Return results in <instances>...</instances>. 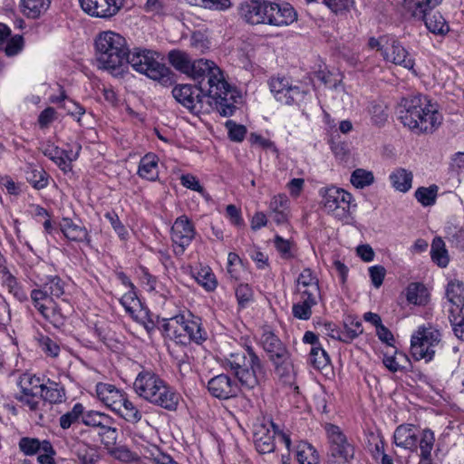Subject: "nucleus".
Instances as JSON below:
<instances>
[{
    "mask_svg": "<svg viewBox=\"0 0 464 464\" xmlns=\"http://www.w3.org/2000/svg\"><path fill=\"white\" fill-rule=\"evenodd\" d=\"M65 283L57 276L48 277L40 288L31 291V300L35 309L42 316L54 327L60 328L64 325L70 310V305L64 294Z\"/></svg>",
    "mask_w": 464,
    "mask_h": 464,
    "instance_id": "1",
    "label": "nucleus"
},
{
    "mask_svg": "<svg viewBox=\"0 0 464 464\" xmlns=\"http://www.w3.org/2000/svg\"><path fill=\"white\" fill-rule=\"evenodd\" d=\"M398 114L401 122L417 134L432 133L442 121L436 107L420 94L402 98Z\"/></svg>",
    "mask_w": 464,
    "mask_h": 464,
    "instance_id": "2",
    "label": "nucleus"
},
{
    "mask_svg": "<svg viewBox=\"0 0 464 464\" xmlns=\"http://www.w3.org/2000/svg\"><path fill=\"white\" fill-rule=\"evenodd\" d=\"M196 86L208 95V106L214 104L221 116L233 115L237 109L236 91L225 80L222 71L214 62L202 75V84Z\"/></svg>",
    "mask_w": 464,
    "mask_h": 464,
    "instance_id": "3",
    "label": "nucleus"
},
{
    "mask_svg": "<svg viewBox=\"0 0 464 464\" xmlns=\"http://www.w3.org/2000/svg\"><path fill=\"white\" fill-rule=\"evenodd\" d=\"M133 388L140 398L154 405L168 411H175L178 407L179 393L153 372H140L134 381Z\"/></svg>",
    "mask_w": 464,
    "mask_h": 464,
    "instance_id": "4",
    "label": "nucleus"
},
{
    "mask_svg": "<svg viewBox=\"0 0 464 464\" xmlns=\"http://www.w3.org/2000/svg\"><path fill=\"white\" fill-rule=\"evenodd\" d=\"M99 68L114 71L126 63L130 49L126 38L113 31L100 33L95 38Z\"/></svg>",
    "mask_w": 464,
    "mask_h": 464,
    "instance_id": "5",
    "label": "nucleus"
},
{
    "mask_svg": "<svg viewBox=\"0 0 464 464\" xmlns=\"http://www.w3.org/2000/svg\"><path fill=\"white\" fill-rule=\"evenodd\" d=\"M126 63L135 72L158 82L162 86H170L176 82L175 74L162 63L161 54L156 51L134 47L130 50Z\"/></svg>",
    "mask_w": 464,
    "mask_h": 464,
    "instance_id": "6",
    "label": "nucleus"
},
{
    "mask_svg": "<svg viewBox=\"0 0 464 464\" xmlns=\"http://www.w3.org/2000/svg\"><path fill=\"white\" fill-rule=\"evenodd\" d=\"M224 365L246 390H253L258 386L266 373L261 360L254 350H249V356L237 352L230 353L225 359Z\"/></svg>",
    "mask_w": 464,
    "mask_h": 464,
    "instance_id": "7",
    "label": "nucleus"
},
{
    "mask_svg": "<svg viewBox=\"0 0 464 464\" xmlns=\"http://www.w3.org/2000/svg\"><path fill=\"white\" fill-rule=\"evenodd\" d=\"M191 318H186L184 314H178L172 318L163 320L160 330L166 337L176 343L187 345L191 342L200 344L208 338L206 330L202 327L201 320L188 314Z\"/></svg>",
    "mask_w": 464,
    "mask_h": 464,
    "instance_id": "8",
    "label": "nucleus"
},
{
    "mask_svg": "<svg viewBox=\"0 0 464 464\" xmlns=\"http://www.w3.org/2000/svg\"><path fill=\"white\" fill-rule=\"evenodd\" d=\"M441 340L440 331L431 324L420 326L411 336V352L415 360L430 361L435 353L434 348Z\"/></svg>",
    "mask_w": 464,
    "mask_h": 464,
    "instance_id": "9",
    "label": "nucleus"
},
{
    "mask_svg": "<svg viewBox=\"0 0 464 464\" xmlns=\"http://www.w3.org/2000/svg\"><path fill=\"white\" fill-rule=\"evenodd\" d=\"M324 210L339 220H347L350 217V208L353 200L351 193L336 187L320 189Z\"/></svg>",
    "mask_w": 464,
    "mask_h": 464,
    "instance_id": "10",
    "label": "nucleus"
},
{
    "mask_svg": "<svg viewBox=\"0 0 464 464\" xmlns=\"http://www.w3.org/2000/svg\"><path fill=\"white\" fill-rule=\"evenodd\" d=\"M260 343L276 365L277 373L281 376L287 374L292 366L290 355L277 336L272 332H265L260 338Z\"/></svg>",
    "mask_w": 464,
    "mask_h": 464,
    "instance_id": "11",
    "label": "nucleus"
},
{
    "mask_svg": "<svg viewBox=\"0 0 464 464\" xmlns=\"http://www.w3.org/2000/svg\"><path fill=\"white\" fill-rule=\"evenodd\" d=\"M174 99L192 113L208 111V95L198 86L179 84L172 90Z\"/></svg>",
    "mask_w": 464,
    "mask_h": 464,
    "instance_id": "12",
    "label": "nucleus"
},
{
    "mask_svg": "<svg viewBox=\"0 0 464 464\" xmlns=\"http://www.w3.org/2000/svg\"><path fill=\"white\" fill-rule=\"evenodd\" d=\"M270 91L275 98L281 103L291 105L298 103L304 99L306 92L298 86L291 84L285 77H273L269 81Z\"/></svg>",
    "mask_w": 464,
    "mask_h": 464,
    "instance_id": "13",
    "label": "nucleus"
},
{
    "mask_svg": "<svg viewBox=\"0 0 464 464\" xmlns=\"http://www.w3.org/2000/svg\"><path fill=\"white\" fill-rule=\"evenodd\" d=\"M195 234L194 225L187 216H180L175 220L171 227V240L175 255L181 256L184 254Z\"/></svg>",
    "mask_w": 464,
    "mask_h": 464,
    "instance_id": "14",
    "label": "nucleus"
},
{
    "mask_svg": "<svg viewBox=\"0 0 464 464\" xmlns=\"http://www.w3.org/2000/svg\"><path fill=\"white\" fill-rule=\"evenodd\" d=\"M276 433L277 426L272 420H264L255 425L253 440L260 454L271 453L275 450Z\"/></svg>",
    "mask_w": 464,
    "mask_h": 464,
    "instance_id": "15",
    "label": "nucleus"
},
{
    "mask_svg": "<svg viewBox=\"0 0 464 464\" xmlns=\"http://www.w3.org/2000/svg\"><path fill=\"white\" fill-rule=\"evenodd\" d=\"M241 385L227 374H218L211 378L208 382L209 393L219 400L236 398L241 392Z\"/></svg>",
    "mask_w": 464,
    "mask_h": 464,
    "instance_id": "16",
    "label": "nucleus"
},
{
    "mask_svg": "<svg viewBox=\"0 0 464 464\" xmlns=\"http://www.w3.org/2000/svg\"><path fill=\"white\" fill-rule=\"evenodd\" d=\"M123 0H79L82 10L94 17L111 18L122 7Z\"/></svg>",
    "mask_w": 464,
    "mask_h": 464,
    "instance_id": "17",
    "label": "nucleus"
},
{
    "mask_svg": "<svg viewBox=\"0 0 464 464\" xmlns=\"http://www.w3.org/2000/svg\"><path fill=\"white\" fill-rule=\"evenodd\" d=\"M268 2L262 0H246L238 7L239 16L247 24L256 25L266 22Z\"/></svg>",
    "mask_w": 464,
    "mask_h": 464,
    "instance_id": "18",
    "label": "nucleus"
},
{
    "mask_svg": "<svg viewBox=\"0 0 464 464\" xmlns=\"http://www.w3.org/2000/svg\"><path fill=\"white\" fill-rule=\"evenodd\" d=\"M266 24L285 26L296 20L295 9L287 3L276 4L268 2Z\"/></svg>",
    "mask_w": 464,
    "mask_h": 464,
    "instance_id": "19",
    "label": "nucleus"
},
{
    "mask_svg": "<svg viewBox=\"0 0 464 464\" xmlns=\"http://www.w3.org/2000/svg\"><path fill=\"white\" fill-rule=\"evenodd\" d=\"M383 59L396 65L402 66L405 69L412 70L414 67V59L405 49V47L394 37H390L385 48Z\"/></svg>",
    "mask_w": 464,
    "mask_h": 464,
    "instance_id": "20",
    "label": "nucleus"
},
{
    "mask_svg": "<svg viewBox=\"0 0 464 464\" xmlns=\"http://www.w3.org/2000/svg\"><path fill=\"white\" fill-rule=\"evenodd\" d=\"M329 443L328 455L347 454L354 452V447L351 444L341 429L334 424L327 423L324 426Z\"/></svg>",
    "mask_w": 464,
    "mask_h": 464,
    "instance_id": "21",
    "label": "nucleus"
},
{
    "mask_svg": "<svg viewBox=\"0 0 464 464\" xmlns=\"http://www.w3.org/2000/svg\"><path fill=\"white\" fill-rule=\"evenodd\" d=\"M81 150L82 146L77 144L75 154L71 157L65 150H61L53 144L47 143L43 146L42 151L45 157L49 158L62 171L66 173L72 169L71 162L78 158Z\"/></svg>",
    "mask_w": 464,
    "mask_h": 464,
    "instance_id": "22",
    "label": "nucleus"
},
{
    "mask_svg": "<svg viewBox=\"0 0 464 464\" xmlns=\"http://www.w3.org/2000/svg\"><path fill=\"white\" fill-rule=\"evenodd\" d=\"M396 446L416 451L418 448L419 429L414 425H400L393 435Z\"/></svg>",
    "mask_w": 464,
    "mask_h": 464,
    "instance_id": "23",
    "label": "nucleus"
},
{
    "mask_svg": "<svg viewBox=\"0 0 464 464\" xmlns=\"http://www.w3.org/2000/svg\"><path fill=\"white\" fill-rule=\"evenodd\" d=\"M96 393L99 400L111 411L120 406L125 394L114 385L100 382L96 385Z\"/></svg>",
    "mask_w": 464,
    "mask_h": 464,
    "instance_id": "24",
    "label": "nucleus"
},
{
    "mask_svg": "<svg viewBox=\"0 0 464 464\" xmlns=\"http://www.w3.org/2000/svg\"><path fill=\"white\" fill-rule=\"evenodd\" d=\"M60 229L66 238L75 242L90 244L91 238L85 227L75 223L69 218H63L60 222Z\"/></svg>",
    "mask_w": 464,
    "mask_h": 464,
    "instance_id": "25",
    "label": "nucleus"
},
{
    "mask_svg": "<svg viewBox=\"0 0 464 464\" xmlns=\"http://www.w3.org/2000/svg\"><path fill=\"white\" fill-rule=\"evenodd\" d=\"M296 292L298 295H310L320 296L318 279L309 268L304 269L296 281Z\"/></svg>",
    "mask_w": 464,
    "mask_h": 464,
    "instance_id": "26",
    "label": "nucleus"
},
{
    "mask_svg": "<svg viewBox=\"0 0 464 464\" xmlns=\"http://www.w3.org/2000/svg\"><path fill=\"white\" fill-rule=\"evenodd\" d=\"M446 296L451 304L450 314H464V285L459 281H450L448 284Z\"/></svg>",
    "mask_w": 464,
    "mask_h": 464,
    "instance_id": "27",
    "label": "nucleus"
},
{
    "mask_svg": "<svg viewBox=\"0 0 464 464\" xmlns=\"http://www.w3.org/2000/svg\"><path fill=\"white\" fill-rule=\"evenodd\" d=\"M300 300L293 304L292 313L295 318L299 320H309L312 316V308L317 304L320 296L310 295H299Z\"/></svg>",
    "mask_w": 464,
    "mask_h": 464,
    "instance_id": "28",
    "label": "nucleus"
},
{
    "mask_svg": "<svg viewBox=\"0 0 464 464\" xmlns=\"http://www.w3.org/2000/svg\"><path fill=\"white\" fill-rule=\"evenodd\" d=\"M442 0H404V8L412 17H425Z\"/></svg>",
    "mask_w": 464,
    "mask_h": 464,
    "instance_id": "29",
    "label": "nucleus"
},
{
    "mask_svg": "<svg viewBox=\"0 0 464 464\" xmlns=\"http://www.w3.org/2000/svg\"><path fill=\"white\" fill-rule=\"evenodd\" d=\"M435 437L432 430L426 429L419 430L418 445L420 450V464H430L431 460V451L434 446Z\"/></svg>",
    "mask_w": 464,
    "mask_h": 464,
    "instance_id": "30",
    "label": "nucleus"
},
{
    "mask_svg": "<svg viewBox=\"0 0 464 464\" xmlns=\"http://www.w3.org/2000/svg\"><path fill=\"white\" fill-rule=\"evenodd\" d=\"M158 157L155 154H146L140 161L138 174L140 178L155 181L159 177Z\"/></svg>",
    "mask_w": 464,
    "mask_h": 464,
    "instance_id": "31",
    "label": "nucleus"
},
{
    "mask_svg": "<svg viewBox=\"0 0 464 464\" xmlns=\"http://www.w3.org/2000/svg\"><path fill=\"white\" fill-rule=\"evenodd\" d=\"M74 454L80 464H97L102 459L99 448L89 443H79Z\"/></svg>",
    "mask_w": 464,
    "mask_h": 464,
    "instance_id": "32",
    "label": "nucleus"
},
{
    "mask_svg": "<svg viewBox=\"0 0 464 464\" xmlns=\"http://www.w3.org/2000/svg\"><path fill=\"white\" fill-rule=\"evenodd\" d=\"M390 181L392 187L400 192H407L411 188L413 175L412 172L398 168L390 174Z\"/></svg>",
    "mask_w": 464,
    "mask_h": 464,
    "instance_id": "33",
    "label": "nucleus"
},
{
    "mask_svg": "<svg viewBox=\"0 0 464 464\" xmlns=\"http://www.w3.org/2000/svg\"><path fill=\"white\" fill-rule=\"evenodd\" d=\"M415 18L424 21L427 29L435 34L444 35L450 31L449 24L439 12H429L425 17Z\"/></svg>",
    "mask_w": 464,
    "mask_h": 464,
    "instance_id": "34",
    "label": "nucleus"
},
{
    "mask_svg": "<svg viewBox=\"0 0 464 464\" xmlns=\"http://www.w3.org/2000/svg\"><path fill=\"white\" fill-rule=\"evenodd\" d=\"M363 333L362 324L360 319L353 315H347L343 319V330L341 341L350 343Z\"/></svg>",
    "mask_w": 464,
    "mask_h": 464,
    "instance_id": "35",
    "label": "nucleus"
},
{
    "mask_svg": "<svg viewBox=\"0 0 464 464\" xmlns=\"http://www.w3.org/2000/svg\"><path fill=\"white\" fill-rule=\"evenodd\" d=\"M51 0H22L23 13L32 19L39 18L49 8Z\"/></svg>",
    "mask_w": 464,
    "mask_h": 464,
    "instance_id": "36",
    "label": "nucleus"
},
{
    "mask_svg": "<svg viewBox=\"0 0 464 464\" xmlns=\"http://www.w3.org/2000/svg\"><path fill=\"white\" fill-rule=\"evenodd\" d=\"M169 63L179 72L188 74L191 71L193 61L189 55L180 50H172L168 54Z\"/></svg>",
    "mask_w": 464,
    "mask_h": 464,
    "instance_id": "37",
    "label": "nucleus"
},
{
    "mask_svg": "<svg viewBox=\"0 0 464 464\" xmlns=\"http://www.w3.org/2000/svg\"><path fill=\"white\" fill-rule=\"evenodd\" d=\"M25 179L35 189L40 190L48 186L49 175L44 169L29 165L25 170Z\"/></svg>",
    "mask_w": 464,
    "mask_h": 464,
    "instance_id": "38",
    "label": "nucleus"
},
{
    "mask_svg": "<svg viewBox=\"0 0 464 464\" xmlns=\"http://www.w3.org/2000/svg\"><path fill=\"white\" fill-rule=\"evenodd\" d=\"M120 404L121 405L118 406L114 411L125 420L130 423H137L141 420V412L130 401L127 399L126 395Z\"/></svg>",
    "mask_w": 464,
    "mask_h": 464,
    "instance_id": "39",
    "label": "nucleus"
},
{
    "mask_svg": "<svg viewBox=\"0 0 464 464\" xmlns=\"http://www.w3.org/2000/svg\"><path fill=\"white\" fill-rule=\"evenodd\" d=\"M19 386L21 388V394H41L44 389V383L39 377L29 373L23 374L20 377Z\"/></svg>",
    "mask_w": 464,
    "mask_h": 464,
    "instance_id": "40",
    "label": "nucleus"
},
{
    "mask_svg": "<svg viewBox=\"0 0 464 464\" xmlns=\"http://www.w3.org/2000/svg\"><path fill=\"white\" fill-rule=\"evenodd\" d=\"M296 459L299 464H319V455L316 450L310 443L304 441L297 445Z\"/></svg>",
    "mask_w": 464,
    "mask_h": 464,
    "instance_id": "41",
    "label": "nucleus"
},
{
    "mask_svg": "<svg viewBox=\"0 0 464 464\" xmlns=\"http://www.w3.org/2000/svg\"><path fill=\"white\" fill-rule=\"evenodd\" d=\"M387 105L382 101H373L368 106L372 124L382 127L388 120Z\"/></svg>",
    "mask_w": 464,
    "mask_h": 464,
    "instance_id": "42",
    "label": "nucleus"
},
{
    "mask_svg": "<svg viewBox=\"0 0 464 464\" xmlns=\"http://www.w3.org/2000/svg\"><path fill=\"white\" fill-rule=\"evenodd\" d=\"M40 396L44 401L61 403L65 399V392L58 383L50 382L49 385L44 384Z\"/></svg>",
    "mask_w": 464,
    "mask_h": 464,
    "instance_id": "43",
    "label": "nucleus"
},
{
    "mask_svg": "<svg viewBox=\"0 0 464 464\" xmlns=\"http://www.w3.org/2000/svg\"><path fill=\"white\" fill-rule=\"evenodd\" d=\"M431 259L440 267H446L449 264L448 251L445 243L440 237H435L431 243Z\"/></svg>",
    "mask_w": 464,
    "mask_h": 464,
    "instance_id": "44",
    "label": "nucleus"
},
{
    "mask_svg": "<svg viewBox=\"0 0 464 464\" xmlns=\"http://www.w3.org/2000/svg\"><path fill=\"white\" fill-rule=\"evenodd\" d=\"M438 190L437 185L420 187L415 191V198L423 207L432 206L436 203Z\"/></svg>",
    "mask_w": 464,
    "mask_h": 464,
    "instance_id": "45",
    "label": "nucleus"
},
{
    "mask_svg": "<svg viewBox=\"0 0 464 464\" xmlns=\"http://www.w3.org/2000/svg\"><path fill=\"white\" fill-rule=\"evenodd\" d=\"M350 181L355 188H363L374 182V176L372 171L356 169L353 171Z\"/></svg>",
    "mask_w": 464,
    "mask_h": 464,
    "instance_id": "46",
    "label": "nucleus"
},
{
    "mask_svg": "<svg viewBox=\"0 0 464 464\" xmlns=\"http://www.w3.org/2000/svg\"><path fill=\"white\" fill-rule=\"evenodd\" d=\"M311 364L316 369H323L330 363V357L320 346H313L309 353Z\"/></svg>",
    "mask_w": 464,
    "mask_h": 464,
    "instance_id": "47",
    "label": "nucleus"
},
{
    "mask_svg": "<svg viewBox=\"0 0 464 464\" xmlns=\"http://www.w3.org/2000/svg\"><path fill=\"white\" fill-rule=\"evenodd\" d=\"M83 406L82 403H76L72 409L60 417V426L63 430L69 429L83 414Z\"/></svg>",
    "mask_w": 464,
    "mask_h": 464,
    "instance_id": "48",
    "label": "nucleus"
},
{
    "mask_svg": "<svg viewBox=\"0 0 464 464\" xmlns=\"http://www.w3.org/2000/svg\"><path fill=\"white\" fill-rule=\"evenodd\" d=\"M208 65L212 66V61L198 59L194 60L191 65V71L188 76L191 77L198 84H202V75L208 70Z\"/></svg>",
    "mask_w": 464,
    "mask_h": 464,
    "instance_id": "49",
    "label": "nucleus"
},
{
    "mask_svg": "<svg viewBox=\"0 0 464 464\" xmlns=\"http://www.w3.org/2000/svg\"><path fill=\"white\" fill-rule=\"evenodd\" d=\"M16 399L24 405L26 406L30 411L38 413L41 410V405L44 406V402L40 394L24 395L20 394Z\"/></svg>",
    "mask_w": 464,
    "mask_h": 464,
    "instance_id": "50",
    "label": "nucleus"
},
{
    "mask_svg": "<svg viewBox=\"0 0 464 464\" xmlns=\"http://www.w3.org/2000/svg\"><path fill=\"white\" fill-rule=\"evenodd\" d=\"M38 344L42 351L48 356L57 357L60 353L59 344L47 335L41 334L37 338Z\"/></svg>",
    "mask_w": 464,
    "mask_h": 464,
    "instance_id": "51",
    "label": "nucleus"
},
{
    "mask_svg": "<svg viewBox=\"0 0 464 464\" xmlns=\"http://www.w3.org/2000/svg\"><path fill=\"white\" fill-rule=\"evenodd\" d=\"M236 297L241 308L246 307L253 300V290L247 284H240L237 286Z\"/></svg>",
    "mask_w": 464,
    "mask_h": 464,
    "instance_id": "52",
    "label": "nucleus"
},
{
    "mask_svg": "<svg viewBox=\"0 0 464 464\" xmlns=\"http://www.w3.org/2000/svg\"><path fill=\"white\" fill-rule=\"evenodd\" d=\"M19 449L26 456H32L40 450V440L35 438L23 437L19 440Z\"/></svg>",
    "mask_w": 464,
    "mask_h": 464,
    "instance_id": "53",
    "label": "nucleus"
},
{
    "mask_svg": "<svg viewBox=\"0 0 464 464\" xmlns=\"http://www.w3.org/2000/svg\"><path fill=\"white\" fill-rule=\"evenodd\" d=\"M108 415L100 411H90L82 415V423L86 426L99 428Z\"/></svg>",
    "mask_w": 464,
    "mask_h": 464,
    "instance_id": "54",
    "label": "nucleus"
},
{
    "mask_svg": "<svg viewBox=\"0 0 464 464\" xmlns=\"http://www.w3.org/2000/svg\"><path fill=\"white\" fill-rule=\"evenodd\" d=\"M189 4L206 8L224 10L230 6V0H188Z\"/></svg>",
    "mask_w": 464,
    "mask_h": 464,
    "instance_id": "55",
    "label": "nucleus"
},
{
    "mask_svg": "<svg viewBox=\"0 0 464 464\" xmlns=\"http://www.w3.org/2000/svg\"><path fill=\"white\" fill-rule=\"evenodd\" d=\"M450 320L452 329H453L455 335L459 339L464 340V314L463 313L450 314Z\"/></svg>",
    "mask_w": 464,
    "mask_h": 464,
    "instance_id": "56",
    "label": "nucleus"
},
{
    "mask_svg": "<svg viewBox=\"0 0 464 464\" xmlns=\"http://www.w3.org/2000/svg\"><path fill=\"white\" fill-rule=\"evenodd\" d=\"M105 218L109 220L117 235L121 239H125L128 232L124 225L121 222L118 215L114 211H109L105 214Z\"/></svg>",
    "mask_w": 464,
    "mask_h": 464,
    "instance_id": "57",
    "label": "nucleus"
},
{
    "mask_svg": "<svg viewBox=\"0 0 464 464\" xmlns=\"http://www.w3.org/2000/svg\"><path fill=\"white\" fill-rule=\"evenodd\" d=\"M111 455L116 459L123 462H133L138 459V456L125 446L115 448L111 451Z\"/></svg>",
    "mask_w": 464,
    "mask_h": 464,
    "instance_id": "58",
    "label": "nucleus"
},
{
    "mask_svg": "<svg viewBox=\"0 0 464 464\" xmlns=\"http://www.w3.org/2000/svg\"><path fill=\"white\" fill-rule=\"evenodd\" d=\"M369 275L373 286L379 288L383 283L386 270L382 266H373L369 268Z\"/></svg>",
    "mask_w": 464,
    "mask_h": 464,
    "instance_id": "59",
    "label": "nucleus"
},
{
    "mask_svg": "<svg viewBox=\"0 0 464 464\" xmlns=\"http://www.w3.org/2000/svg\"><path fill=\"white\" fill-rule=\"evenodd\" d=\"M226 125L228 128V135L231 140L242 141L244 140L246 132L245 126L237 125L231 121H227Z\"/></svg>",
    "mask_w": 464,
    "mask_h": 464,
    "instance_id": "60",
    "label": "nucleus"
},
{
    "mask_svg": "<svg viewBox=\"0 0 464 464\" xmlns=\"http://www.w3.org/2000/svg\"><path fill=\"white\" fill-rule=\"evenodd\" d=\"M23 47V37L16 35L11 40L5 43V53L7 56H14L17 54Z\"/></svg>",
    "mask_w": 464,
    "mask_h": 464,
    "instance_id": "61",
    "label": "nucleus"
},
{
    "mask_svg": "<svg viewBox=\"0 0 464 464\" xmlns=\"http://www.w3.org/2000/svg\"><path fill=\"white\" fill-rule=\"evenodd\" d=\"M180 181L182 186H184L187 188L199 192L202 195L205 192L204 188L200 185L198 179L191 174L182 175L180 178Z\"/></svg>",
    "mask_w": 464,
    "mask_h": 464,
    "instance_id": "62",
    "label": "nucleus"
},
{
    "mask_svg": "<svg viewBox=\"0 0 464 464\" xmlns=\"http://www.w3.org/2000/svg\"><path fill=\"white\" fill-rule=\"evenodd\" d=\"M275 246L276 250L281 254V256L285 258H289L292 256L291 254V246L292 243L289 240L284 239L280 236H276L274 239Z\"/></svg>",
    "mask_w": 464,
    "mask_h": 464,
    "instance_id": "63",
    "label": "nucleus"
},
{
    "mask_svg": "<svg viewBox=\"0 0 464 464\" xmlns=\"http://www.w3.org/2000/svg\"><path fill=\"white\" fill-rule=\"evenodd\" d=\"M197 280L208 291H213L217 287L215 276L208 271L204 272V274L198 273Z\"/></svg>",
    "mask_w": 464,
    "mask_h": 464,
    "instance_id": "64",
    "label": "nucleus"
}]
</instances>
